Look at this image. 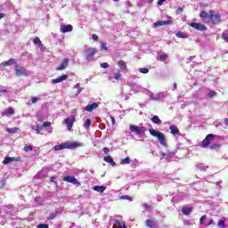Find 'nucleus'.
<instances>
[{
	"label": "nucleus",
	"instance_id": "1",
	"mask_svg": "<svg viewBox=\"0 0 228 228\" xmlns=\"http://www.w3.org/2000/svg\"><path fill=\"white\" fill-rule=\"evenodd\" d=\"M200 17L205 24H213L214 26L222 24V16L214 10H209L208 12L201 11Z\"/></svg>",
	"mask_w": 228,
	"mask_h": 228
},
{
	"label": "nucleus",
	"instance_id": "2",
	"mask_svg": "<svg viewBox=\"0 0 228 228\" xmlns=\"http://www.w3.org/2000/svg\"><path fill=\"white\" fill-rule=\"evenodd\" d=\"M149 133L151 136L158 138L160 145H163V147H167V139L165 138V134L155 129H150Z\"/></svg>",
	"mask_w": 228,
	"mask_h": 228
},
{
	"label": "nucleus",
	"instance_id": "3",
	"mask_svg": "<svg viewBox=\"0 0 228 228\" xmlns=\"http://www.w3.org/2000/svg\"><path fill=\"white\" fill-rule=\"evenodd\" d=\"M61 147H62V150L63 149H77V147H83V143L81 142H64V143H61Z\"/></svg>",
	"mask_w": 228,
	"mask_h": 228
},
{
	"label": "nucleus",
	"instance_id": "4",
	"mask_svg": "<svg viewBox=\"0 0 228 228\" xmlns=\"http://www.w3.org/2000/svg\"><path fill=\"white\" fill-rule=\"evenodd\" d=\"M14 72L17 77H22V76H26V74H28V70L20 65H16Z\"/></svg>",
	"mask_w": 228,
	"mask_h": 228
},
{
	"label": "nucleus",
	"instance_id": "5",
	"mask_svg": "<svg viewBox=\"0 0 228 228\" xmlns=\"http://www.w3.org/2000/svg\"><path fill=\"white\" fill-rule=\"evenodd\" d=\"M130 131H132V133H135V134H143V133H145L147 129L145 128V126H138L132 125L130 126Z\"/></svg>",
	"mask_w": 228,
	"mask_h": 228
},
{
	"label": "nucleus",
	"instance_id": "6",
	"mask_svg": "<svg viewBox=\"0 0 228 228\" xmlns=\"http://www.w3.org/2000/svg\"><path fill=\"white\" fill-rule=\"evenodd\" d=\"M191 28H193L194 29H197L198 31H208V27H206L202 23L199 22H191Z\"/></svg>",
	"mask_w": 228,
	"mask_h": 228
},
{
	"label": "nucleus",
	"instance_id": "7",
	"mask_svg": "<svg viewBox=\"0 0 228 228\" xmlns=\"http://www.w3.org/2000/svg\"><path fill=\"white\" fill-rule=\"evenodd\" d=\"M211 140H215V135L213 134H209L206 136V138L201 142V147H208L211 143Z\"/></svg>",
	"mask_w": 228,
	"mask_h": 228
},
{
	"label": "nucleus",
	"instance_id": "8",
	"mask_svg": "<svg viewBox=\"0 0 228 228\" xmlns=\"http://www.w3.org/2000/svg\"><path fill=\"white\" fill-rule=\"evenodd\" d=\"M64 122L67 125L68 129H72V127L74 126V122H76V117L75 116H71L69 118H66L64 119Z\"/></svg>",
	"mask_w": 228,
	"mask_h": 228
},
{
	"label": "nucleus",
	"instance_id": "9",
	"mask_svg": "<svg viewBox=\"0 0 228 228\" xmlns=\"http://www.w3.org/2000/svg\"><path fill=\"white\" fill-rule=\"evenodd\" d=\"M96 53H97V50L95 48H88L87 50H86V60H90L94 58V56H95Z\"/></svg>",
	"mask_w": 228,
	"mask_h": 228
},
{
	"label": "nucleus",
	"instance_id": "10",
	"mask_svg": "<svg viewBox=\"0 0 228 228\" xmlns=\"http://www.w3.org/2000/svg\"><path fill=\"white\" fill-rule=\"evenodd\" d=\"M168 24H172V20H159L155 23L152 24V28L154 29L159 28V26H167Z\"/></svg>",
	"mask_w": 228,
	"mask_h": 228
},
{
	"label": "nucleus",
	"instance_id": "11",
	"mask_svg": "<svg viewBox=\"0 0 228 228\" xmlns=\"http://www.w3.org/2000/svg\"><path fill=\"white\" fill-rule=\"evenodd\" d=\"M13 161H19V158L6 156L2 163L3 165H10V163H13Z\"/></svg>",
	"mask_w": 228,
	"mask_h": 228
},
{
	"label": "nucleus",
	"instance_id": "12",
	"mask_svg": "<svg viewBox=\"0 0 228 228\" xmlns=\"http://www.w3.org/2000/svg\"><path fill=\"white\" fill-rule=\"evenodd\" d=\"M74 29V27L72 25H61L60 31L61 33H70Z\"/></svg>",
	"mask_w": 228,
	"mask_h": 228
},
{
	"label": "nucleus",
	"instance_id": "13",
	"mask_svg": "<svg viewBox=\"0 0 228 228\" xmlns=\"http://www.w3.org/2000/svg\"><path fill=\"white\" fill-rule=\"evenodd\" d=\"M69 58L62 61L61 64L56 68V70H65L69 67Z\"/></svg>",
	"mask_w": 228,
	"mask_h": 228
},
{
	"label": "nucleus",
	"instance_id": "14",
	"mask_svg": "<svg viewBox=\"0 0 228 228\" xmlns=\"http://www.w3.org/2000/svg\"><path fill=\"white\" fill-rule=\"evenodd\" d=\"M63 181H66V183H72V184H77L78 186L81 184L74 176H65Z\"/></svg>",
	"mask_w": 228,
	"mask_h": 228
},
{
	"label": "nucleus",
	"instance_id": "15",
	"mask_svg": "<svg viewBox=\"0 0 228 228\" xmlns=\"http://www.w3.org/2000/svg\"><path fill=\"white\" fill-rule=\"evenodd\" d=\"M12 115H15V110H13L12 107H9L5 109L4 111L3 112L4 117H10Z\"/></svg>",
	"mask_w": 228,
	"mask_h": 228
},
{
	"label": "nucleus",
	"instance_id": "16",
	"mask_svg": "<svg viewBox=\"0 0 228 228\" xmlns=\"http://www.w3.org/2000/svg\"><path fill=\"white\" fill-rule=\"evenodd\" d=\"M68 76L67 75H61L59 77L53 79L52 83L53 85H57V83H61V81H66V79H68Z\"/></svg>",
	"mask_w": 228,
	"mask_h": 228
},
{
	"label": "nucleus",
	"instance_id": "17",
	"mask_svg": "<svg viewBox=\"0 0 228 228\" xmlns=\"http://www.w3.org/2000/svg\"><path fill=\"white\" fill-rule=\"evenodd\" d=\"M99 108V103L94 102L92 104H88L87 106L85 107V110L88 112H92L93 110H95Z\"/></svg>",
	"mask_w": 228,
	"mask_h": 228
},
{
	"label": "nucleus",
	"instance_id": "18",
	"mask_svg": "<svg viewBox=\"0 0 228 228\" xmlns=\"http://www.w3.org/2000/svg\"><path fill=\"white\" fill-rule=\"evenodd\" d=\"M93 190L98 193H104L106 191V186L104 185H94Z\"/></svg>",
	"mask_w": 228,
	"mask_h": 228
},
{
	"label": "nucleus",
	"instance_id": "19",
	"mask_svg": "<svg viewBox=\"0 0 228 228\" xmlns=\"http://www.w3.org/2000/svg\"><path fill=\"white\" fill-rule=\"evenodd\" d=\"M15 63V59L11 58L6 61H3L0 65L1 67H10V65H13Z\"/></svg>",
	"mask_w": 228,
	"mask_h": 228
},
{
	"label": "nucleus",
	"instance_id": "20",
	"mask_svg": "<svg viewBox=\"0 0 228 228\" xmlns=\"http://www.w3.org/2000/svg\"><path fill=\"white\" fill-rule=\"evenodd\" d=\"M103 161H105L106 163H110L111 167H115V165H117V163H115V160H113V158L110 155L107 157H104Z\"/></svg>",
	"mask_w": 228,
	"mask_h": 228
},
{
	"label": "nucleus",
	"instance_id": "21",
	"mask_svg": "<svg viewBox=\"0 0 228 228\" xmlns=\"http://www.w3.org/2000/svg\"><path fill=\"white\" fill-rule=\"evenodd\" d=\"M145 224L149 228H158V224L152 219L146 220Z\"/></svg>",
	"mask_w": 228,
	"mask_h": 228
},
{
	"label": "nucleus",
	"instance_id": "22",
	"mask_svg": "<svg viewBox=\"0 0 228 228\" xmlns=\"http://www.w3.org/2000/svg\"><path fill=\"white\" fill-rule=\"evenodd\" d=\"M193 211V208H190V207H183L182 208V213L183 215H185L186 216H188V215H190V213H191Z\"/></svg>",
	"mask_w": 228,
	"mask_h": 228
},
{
	"label": "nucleus",
	"instance_id": "23",
	"mask_svg": "<svg viewBox=\"0 0 228 228\" xmlns=\"http://www.w3.org/2000/svg\"><path fill=\"white\" fill-rule=\"evenodd\" d=\"M169 129L171 131V134H179V128L177 126L171 125Z\"/></svg>",
	"mask_w": 228,
	"mask_h": 228
},
{
	"label": "nucleus",
	"instance_id": "24",
	"mask_svg": "<svg viewBox=\"0 0 228 228\" xmlns=\"http://www.w3.org/2000/svg\"><path fill=\"white\" fill-rule=\"evenodd\" d=\"M118 65L121 70H127V65H126V61H118Z\"/></svg>",
	"mask_w": 228,
	"mask_h": 228
},
{
	"label": "nucleus",
	"instance_id": "25",
	"mask_svg": "<svg viewBox=\"0 0 228 228\" xmlns=\"http://www.w3.org/2000/svg\"><path fill=\"white\" fill-rule=\"evenodd\" d=\"M151 122H153V124H158L159 126H161V120L159 119V117H158V116H153L151 118Z\"/></svg>",
	"mask_w": 228,
	"mask_h": 228
},
{
	"label": "nucleus",
	"instance_id": "26",
	"mask_svg": "<svg viewBox=\"0 0 228 228\" xmlns=\"http://www.w3.org/2000/svg\"><path fill=\"white\" fill-rule=\"evenodd\" d=\"M33 43L36 45H38V47L42 48L44 47V45L42 44V41H40V38L38 37H35L33 39Z\"/></svg>",
	"mask_w": 228,
	"mask_h": 228
},
{
	"label": "nucleus",
	"instance_id": "27",
	"mask_svg": "<svg viewBox=\"0 0 228 228\" xmlns=\"http://www.w3.org/2000/svg\"><path fill=\"white\" fill-rule=\"evenodd\" d=\"M6 133H10L11 134H15L19 133V127L7 128Z\"/></svg>",
	"mask_w": 228,
	"mask_h": 228
},
{
	"label": "nucleus",
	"instance_id": "28",
	"mask_svg": "<svg viewBox=\"0 0 228 228\" xmlns=\"http://www.w3.org/2000/svg\"><path fill=\"white\" fill-rule=\"evenodd\" d=\"M90 126H92V119L87 118L84 123L83 126L85 127V129H90Z\"/></svg>",
	"mask_w": 228,
	"mask_h": 228
},
{
	"label": "nucleus",
	"instance_id": "29",
	"mask_svg": "<svg viewBox=\"0 0 228 228\" xmlns=\"http://www.w3.org/2000/svg\"><path fill=\"white\" fill-rule=\"evenodd\" d=\"M217 226L219 228H225V219L224 218H222V219H219L218 223H217Z\"/></svg>",
	"mask_w": 228,
	"mask_h": 228
},
{
	"label": "nucleus",
	"instance_id": "30",
	"mask_svg": "<svg viewBox=\"0 0 228 228\" xmlns=\"http://www.w3.org/2000/svg\"><path fill=\"white\" fill-rule=\"evenodd\" d=\"M129 163H131V159H129V157H126L120 161V165H129Z\"/></svg>",
	"mask_w": 228,
	"mask_h": 228
},
{
	"label": "nucleus",
	"instance_id": "31",
	"mask_svg": "<svg viewBox=\"0 0 228 228\" xmlns=\"http://www.w3.org/2000/svg\"><path fill=\"white\" fill-rule=\"evenodd\" d=\"M116 224L118 228H127V226L126 225V224L124 222L117 220Z\"/></svg>",
	"mask_w": 228,
	"mask_h": 228
},
{
	"label": "nucleus",
	"instance_id": "32",
	"mask_svg": "<svg viewBox=\"0 0 228 228\" xmlns=\"http://www.w3.org/2000/svg\"><path fill=\"white\" fill-rule=\"evenodd\" d=\"M177 38H188V36L186 34L183 33L182 31H178L176 33Z\"/></svg>",
	"mask_w": 228,
	"mask_h": 228
},
{
	"label": "nucleus",
	"instance_id": "33",
	"mask_svg": "<svg viewBox=\"0 0 228 228\" xmlns=\"http://www.w3.org/2000/svg\"><path fill=\"white\" fill-rule=\"evenodd\" d=\"M23 151H24L25 152H31V151H33V146H31V145H26V146H24Z\"/></svg>",
	"mask_w": 228,
	"mask_h": 228
},
{
	"label": "nucleus",
	"instance_id": "34",
	"mask_svg": "<svg viewBox=\"0 0 228 228\" xmlns=\"http://www.w3.org/2000/svg\"><path fill=\"white\" fill-rule=\"evenodd\" d=\"M119 199L121 200H133V198L129 195L120 196Z\"/></svg>",
	"mask_w": 228,
	"mask_h": 228
},
{
	"label": "nucleus",
	"instance_id": "35",
	"mask_svg": "<svg viewBox=\"0 0 228 228\" xmlns=\"http://www.w3.org/2000/svg\"><path fill=\"white\" fill-rule=\"evenodd\" d=\"M139 72H141V74H149V69H147V68H140L139 69Z\"/></svg>",
	"mask_w": 228,
	"mask_h": 228
},
{
	"label": "nucleus",
	"instance_id": "36",
	"mask_svg": "<svg viewBox=\"0 0 228 228\" xmlns=\"http://www.w3.org/2000/svg\"><path fill=\"white\" fill-rule=\"evenodd\" d=\"M101 50L102 51H108V46L106 43H102L101 44Z\"/></svg>",
	"mask_w": 228,
	"mask_h": 228
},
{
	"label": "nucleus",
	"instance_id": "37",
	"mask_svg": "<svg viewBox=\"0 0 228 228\" xmlns=\"http://www.w3.org/2000/svg\"><path fill=\"white\" fill-rule=\"evenodd\" d=\"M120 77H122V75L120 73H114L113 74V78L117 79V81H118V79H120Z\"/></svg>",
	"mask_w": 228,
	"mask_h": 228
},
{
	"label": "nucleus",
	"instance_id": "38",
	"mask_svg": "<svg viewBox=\"0 0 228 228\" xmlns=\"http://www.w3.org/2000/svg\"><path fill=\"white\" fill-rule=\"evenodd\" d=\"M206 218H208V216L207 215H204L200 217V225H204V220H206Z\"/></svg>",
	"mask_w": 228,
	"mask_h": 228
},
{
	"label": "nucleus",
	"instance_id": "39",
	"mask_svg": "<svg viewBox=\"0 0 228 228\" xmlns=\"http://www.w3.org/2000/svg\"><path fill=\"white\" fill-rule=\"evenodd\" d=\"M216 95V92H215V91H210L208 93V98L209 99H213V97H215Z\"/></svg>",
	"mask_w": 228,
	"mask_h": 228
},
{
	"label": "nucleus",
	"instance_id": "40",
	"mask_svg": "<svg viewBox=\"0 0 228 228\" xmlns=\"http://www.w3.org/2000/svg\"><path fill=\"white\" fill-rule=\"evenodd\" d=\"M222 38H223V40H224V42L228 43V34L227 33L224 32L222 34Z\"/></svg>",
	"mask_w": 228,
	"mask_h": 228
},
{
	"label": "nucleus",
	"instance_id": "41",
	"mask_svg": "<svg viewBox=\"0 0 228 228\" xmlns=\"http://www.w3.org/2000/svg\"><path fill=\"white\" fill-rule=\"evenodd\" d=\"M209 225H215V220L209 219V222L208 224H205L206 227H209Z\"/></svg>",
	"mask_w": 228,
	"mask_h": 228
},
{
	"label": "nucleus",
	"instance_id": "42",
	"mask_svg": "<svg viewBox=\"0 0 228 228\" xmlns=\"http://www.w3.org/2000/svg\"><path fill=\"white\" fill-rule=\"evenodd\" d=\"M183 8L179 7L178 9L175 10V14L180 15V13H183Z\"/></svg>",
	"mask_w": 228,
	"mask_h": 228
},
{
	"label": "nucleus",
	"instance_id": "43",
	"mask_svg": "<svg viewBox=\"0 0 228 228\" xmlns=\"http://www.w3.org/2000/svg\"><path fill=\"white\" fill-rule=\"evenodd\" d=\"M37 228H49V224H39Z\"/></svg>",
	"mask_w": 228,
	"mask_h": 228
},
{
	"label": "nucleus",
	"instance_id": "44",
	"mask_svg": "<svg viewBox=\"0 0 228 228\" xmlns=\"http://www.w3.org/2000/svg\"><path fill=\"white\" fill-rule=\"evenodd\" d=\"M168 58V55L162 54L159 56L160 61H165Z\"/></svg>",
	"mask_w": 228,
	"mask_h": 228
},
{
	"label": "nucleus",
	"instance_id": "45",
	"mask_svg": "<svg viewBox=\"0 0 228 228\" xmlns=\"http://www.w3.org/2000/svg\"><path fill=\"white\" fill-rule=\"evenodd\" d=\"M108 67H110V64H108V62L101 63V68L102 69H108Z\"/></svg>",
	"mask_w": 228,
	"mask_h": 228
},
{
	"label": "nucleus",
	"instance_id": "46",
	"mask_svg": "<svg viewBox=\"0 0 228 228\" xmlns=\"http://www.w3.org/2000/svg\"><path fill=\"white\" fill-rule=\"evenodd\" d=\"M142 208H144V209H151L152 208V206L147 204V203H144L142 204Z\"/></svg>",
	"mask_w": 228,
	"mask_h": 228
},
{
	"label": "nucleus",
	"instance_id": "47",
	"mask_svg": "<svg viewBox=\"0 0 228 228\" xmlns=\"http://www.w3.org/2000/svg\"><path fill=\"white\" fill-rule=\"evenodd\" d=\"M54 151H63L61 144L54 146Z\"/></svg>",
	"mask_w": 228,
	"mask_h": 228
},
{
	"label": "nucleus",
	"instance_id": "48",
	"mask_svg": "<svg viewBox=\"0 0 228 228\" xmlns=\"http://www.w3.org/2000/svg\"><path fill=\"white\" fill-rule=\"evenodd\" d=\"M43 127H51V122L45 121L43 123Z\"/></svg>",
	"mask_w": 228,
	"mask_h": 228
},
{
	"label": "nucleus",
	"instance_id": "49",
	"mask_svg": "<svg viewBox=\"0 0 228 228\" xmlns=\"http://www.w3.org/2000/svg\"><path fill=\"white\" fill-rule=\"evenodd\" d=\"M54 218H56V215L54 214H50V216H48V220H54Z\"/></svg>",
	"mask_w": 228,
	"mask_h": 228
},
{
	"label": "nucleus",
	"instance_id": "50",
	"mask_svg": "<svg viewBox=\"0 0 228 228\" xmlns=\"http://www.w3.org/2000/svg\"><path fill=\"white\" fill-rule=\"evenodd\" d=\"M103 152H104V154H110V148L104 147L103 148Z\"/></svg>",
	"mask_w": 228,
	"mask_h": 228
},
{
	"label": "nucleus",
	"instance_id": "51",
	"mask_svg": "<svg viewBox=\"0 0 228 228\" xmlns=\"http://www.w3.org/2000/svg\"><path fill=\"white\" fill-rule=\"evenodd\" d=\"M36 131H37V133H40V131H42V126L37 125V126H36Z\"/></svg>",
	"mask_w": 228,
	"mask_h": 228
},
{
	"label": "nucleus",
	"instance_id": "52",
	"mask_svg": "<svg viewBox=\"0 0 228 228\" xmlns=\"http://www.w3.org/2000/svg\"><path fill=\"white\" fill-rule=\"evenodd\" d=\"M92 38H93V40H95V42H97V40H99V37L95 34L92 35Z\"/></svg>",
	"mask_w": 228,
	"mask_h": 228
},
{
	"label": "nucleus",
	"instance_id": "53",
	"mask_svg": "<svg viewBox=\"0 0 228 228\" xmlns=\"http://www.w3.org/2000/svg\"><path fill=\"white\" fill-rule=\"evenodd\" d=\"M37 101H38V98H37V97H32L31 98L32 104H35V102H37Z\"/></svg>",
	"mask_w": 228,
	"mask_h": 228
},
{
	"label": "nucleus",
	"instance_id": "54",
	"mask_svg": "<svg viewBox=\"0 0 228 228\" xmlns=\"http://www.w3.org/2000/svg\"><path fill=\"white\" fill-rule=\"evenodd\" d=\"M165 1H167V0H159L158 3H157V4H158L159 6H161V5L165 3Z\"/></svg>",
	"mask_w": 228,
	"mask_h": 228
},
{
	"label": "nucleus",
	"instance_id": "55",
	"mask_svg": "<svg viewBox=\"0 0 228 228\" xmlns=\"http://www.w3.org/2000/svg\"><path fill=\"white\" fill-rule=\"evenodd\" d=\"M55 180H56V177H55V176H52V177L50 178V183H55V184H57V183L55 182Z\"/></svg>",
	"mask_w": 228,
	"mask_h": 228
},
{
	"label": "nucleus",
	"instance_id": "56",
	"mask_svg": "<svg viewBox=\"0 0 228 228\" xmlns=\"http://www.w3.org/2000/svg\"><path fill=\"white\" fill-rule=\"evenodd\" d=\"M0 94H8V90L2 89V90H0Z\"/></svg>",
	"mask_w": 228,
	"mask_h": 228
},
{
	"label": "nucleus",
	"instance_id": "57",
	"mask_svg": "<svg viewBox=\"0 0 228 228\" xmlns=\"http://www.w3.org/2000/svg\"><path fill=\"white\" fill-rule=\"evenodd\" d=\"M4 13L0 12V19H4Z\"/></svg>",
	"mask_w": 228,
	"mask_h": 228
},
{
	"label": "nucleus",
	"instance_id": "58",
	"mask_svg": "<svg viewBox=\"0 0 228 228\" xmlns=\"http://www.w3.org/2000/svg\"><path fill=\"white\" fill-rule=\"evenodd\" d=\"M173 87L175 88V90H177V84L175 83V84L173 85Z\"/></svg>",
	"mask_w": 228,
	"mask_h": 228
},
{
	"label": "nucleus",
	"instance_id": "59",
	"mask_svg": "<svg viewBox=\"0 0 228 228\" xmlns=\"http://www.w3.org/2000/svg\"><path fill=\"white\" fill-rule=\"evenodd\" d=\"M112 124H115V118L110 117Z\"/></svg>",
	"mask_w": 228,
	"mask_h": 228
},
{
	"label": "nucleus",
	"instance_id": "60",
	"mask_svg": "<svg viewBox=\"0 0 228 228\" xmlns=\"http://www.w3.org/2000/svg\"><path fill=\"white\" fill-rule=\"evenodd\" d=\"M38 200H40V197H36V198H35V201H36V202H38Z\"/></svg>",
	"mask_w": 228,
	"mask_h": 228
},
{
	"label": "nucleus",
	"instance_id": "61",
	"mask_svg": "<svg viewBox=\"0 0 228 228\" xmlns=\"http://www.w3.org/2000/svg\"><path fill=\"white\" fill-rule=\"evenodd\" d=\"M200 6H204L205 8H208V6H209L208 4H200Z\"/></svg>",
	"mask_w": 228,
	"mask_h": 228
},
{
	"label": "nucleus",
	"instance_id": "62",
	"mask_svg": "<svg viewBox=\"0 0 228 228\" xmlns=\"http://www.w3.org/2000/svg\"><path fill=\"white\" fill-rule=\"evenodd\" d=\"M224 123L228 124V118H224Z\"/></svg>",
	"mask_w": 228,
	"mask_h": 228
},
{
	"label": "nucleus",
	"instance_id": "63",
	"mask_svg": "<svg viewBox=\"0 0 228 228\" xmlns=\"http://www.w3.org/2000/svg\"><path fill=\"white\" fill-rule=\"evenodd\" d=\"M212 149H216V144L212 145Z\"/></svg>",
	"mask_w": 228,
	"mask_h": 228
},
{
	"label": "nucleus",
	"instance_id": "64",
	"mask_svg": "<svg viewBox=\"0 0 228 228\" xmlns=\"http://www.w3.org/2000/svg\"><path fill=\"white\" fill-rule=\"evenodd\" d=\"M148 3H154V0H148Z\"/></svg>",
	"mask_w": 228,
	"mask_h": 228
}]
</instances>
